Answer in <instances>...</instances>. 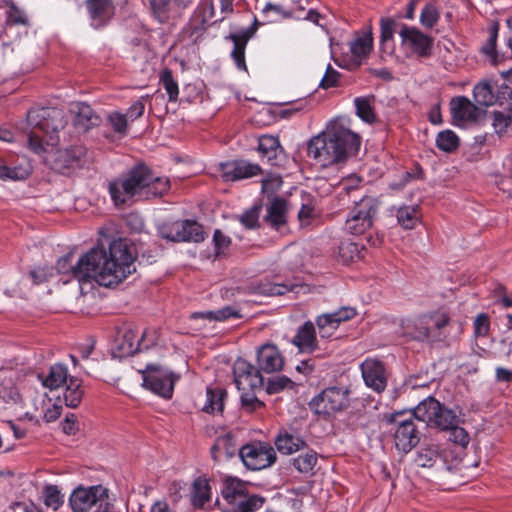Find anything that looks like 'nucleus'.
<instances>
[{
  "label": "nucleus",
  "mask_w": 512,
  "mask_h": 512,
  "mask_svg": "<svg viewBox=\"0 0 512 512\" xmlns=\"http://www.w3.org/2000/svg\"><path fill=\"white\" fill-rule=\"evenodd\" d=\"M459 145V137L450 129L440 131L436 136V146L443 152L452 153L458 149Z\"/></svg>",
  "instance_id": "58836bf2"
},
{
  "label": "nucleus",
  "mask_w": 512,
  "mask_h": 512,
  "mask_svg": "<svg viewBox=\"0 0 512 512\" xmlns=\"http://www.w3.org/2000/svg\"><path fill=\"white\" fill-rule=\"evenodd\" d=\"M419 421L425 422L431 427H448L454 421V412L444 407L433 397H427L421 401L411 414Z\"/></svg>",
  "instance_id": "6e6552de"
},
{
  "label": "nucleus",
  "mask_w": 512,
  "mask_h": 512,
  "mask_svg": "<svg viewBox=\"0 0 512 512\" xmlns=\"http://www.w3.org/2000/svg\"><path fill=\"white\" fill-rule=\"evenodd\" d=\"M72 512H113L109 491L102 485L78 486L69 497Z\"/></svg>",
  "instance_id": "20e7f679"
},
{
  "label": "nucleus",
  "mask_w": 512,
  "mask_h": 512,
  "mask_svg": "<svg viewBox=\"0 0 512 512\" xmlns=\"http://www.w3.org/2000/svg\"><path fill=\"white\" fill-rule=\"evenodd\" d=\"M163 238L174 242H201L204 240L202 226L196 221H175L162 227Z\"/></svg>",
  "instance_id": "f8f14e48"
},
{
  "label": "nucleus",
  "mask_w": 512,
  "mask_h": 512,
  "mask_svg": "<svg viewBox=\"0 0 512 512\" xmlns=\"http://www.w3.org/2000/svg\"><path fill=\"white\" fill-rule=\"evenodd\" d=\"M225 391L221 388L208 387L206 390V400L202 407V410L206 413H216L223 411V399Z\"/></svg>",
  "instance_id": "e433bc0d"
},
{
  "label": "nucleus",
  "mask_w": 512,
  "mask_h": 512,
  "mask_svg": "<svg viewBox=\"0 0 512 512\" xmlns=\"http://www.w3.org/2000/svg\"><path fill=\"white\" fill-rule=\"evenodd\" d=\"M259 213L260 207L254 206L240 216V222L248 229L256 228L258 226Z\"/></svg>",
  "instance_id": "052dcab7"
},
{
  "label": "nucleus",
  "mask_w": 512,
  "mask_h": 512,
  "mask_svg": "<svg viewBox=\"0 0 512 512\" xmlns=\"http://www.w3.org/2000/svg\"><path fill=\"white\" fill-rule=\"evenodd\" d=\"M350 405L349 386H332L324 389L309 402L310 410L327 419Z\"/></svg>",
  "instance_id": "39448f33"
},
{
  "label": "nucleus",
  "mask_w": 512,
  "mask_h": 512,
  "mask_svg": "<svg viewBox=\"0 0 512 512\" xmlns=\"http://www.w3.org/2000/svg\"><path fill=\"white\" fill-rule=\"evenodd\" d=\"M239 456L244 465L250 470H262L270 467L276 461L274 448L266 442L255 441L241 447Z\"/></svg>",
  "instance_id": "1a4fd4ad"
},
{
  "label": "nucleus",
  "mask_w": 512,
  "mask_h": 512,
  "mask_svg": "<svg viewBox=\"0 0 512 512\" xmlns=\"http://www.w3.org/2000/svg\"><path fill=\"white\" fill-rule=\"evenodd\" d=\"M211 500V486L208 479L198 477L194 480L191 489V502L196 508H203Z\"/></svg>",
  "instance_id": "c85d7f7f"
},
{
  "label": "nucleus",
  "mask_w": 512,
  "mask_h": 512,
  "mask_svg": "<svg viewBox=\"0 0 512 512\" xmlns=\"http://www.w3.org/2000/svg\"><path fill=\"white\" fill-rule=\"evenodd\" d=\"M256 390H246L241 391V403L243 408L247 411H256L259 408L263 407L264 404L255 396Z\"/></svg>",
  "instance_id": "4d7b16f0"
},
{
  "label": "nucleus",
  "mask_w": 512,
  "mask_h": 512,
  "mask_svg": "<svg viewBox=\"0 0 512 512\" xmlns=\"http://www.w3.org/2000/svg\"><path fill=\"white\" fill-rule=\"evenodd\" d=\"M257 363L260 370L273 373L282 369L284 358L275 345L264 344L257 351Z\"/></svg>",
  "instance_id": "6ab92c4d"
},
{
  "label": "nucleus",
  "mask_w": 512,
  "mask_h": 512,
  "mask_svg": "<svg viewBox=\"0 0 512 512\" xmlns=\"http://www.w3.org/2000/svg\"><path fill=\"white\" fill-rule=\"evenodd\" d=\"M384 420L394 426V442L399 451L408 453L419 443L420 432L412 415L396 412L386 414Z\"/></svg>",
  "instance_id": "0eeeda50"
},
{
  "label": "nucleus",
  "mask_w": 512,
  "mask_h": 512,
  "mask_svg": "<svg viewBox=\"0 0 512 512\" xmlns=\"http://www.w3.org/2000/svg\"><path fill=\"white\" fill-rule=\"evenodd\" d=\"M0 398L11 404H18L22 402V396L16 386L13 384L2 385L0 387Z\"/></svg>",
  "instance_id": "6e6d98bb"
},
{
  "label": "nucleus",
  "mask_w": 512,
  "mask_h": 512,
  "mask_svg": "<svg viewBox=\"0 0 512 512\" xmlns=\"http://www.w3.org/2000/svg\"><path fill=\"white\" fill-rule=\"evenodd\" d=\"M351 318V309L344 307L333 313H326L319 315L316 319V324L320 336L327 338L333 335L340 323L347 321Z\"/></svg>",
  "instance_id": "aec40b11"
},
{
  "label": "nucleus",
  "mask_w": 512,
  "mask_h": 512,
  "mask_svg": "<svg viewBox=\"0 0 512 512\" xmlns=\"http://www.w3.org/2000/svg\"><path fill=\"white\" fill-rule=\"evenodd\" d=\"M493 122L492 126L498 134L512 131V107L506 111H494L492 113Z\"/></svg>",
  "instance_id": "c03bdc74"
},
{
  "label": "nucleus",
  "mask_w": 512,
  "mask_h": 512,
  "mask_svg": "<svg viewBox=\"0 0 512 512\" xmlns=\"http://www.w3.org/2000/svg\"><path fill=\"white\" fill-rule=\"evenodd\" d=\"M107 120L113 131L120 135H125L128 128L127 116L119 111H113L108 114Z\"/></svg>",
  "instance_id": "603ef678"
},
{
  "label": "nucleus",
  "mask_w": 512,
  "mask_h": 512,
  "mask_svg": "<svg viewBox=\"0 0 512 512\" xmlns=\"http://www.w3.org/2000/svg\"><path fill=\"white\" fill-rule=\"evenodd\" d=\"M352 122L338 117L307 143V156L321 169L342 168L350 159Z\"/></svg>",
  "instance_id": "f03ea898"
},
{
  "label": "nucleus",
  "mask_w": 512,
  "mask_h": 512,
  "mask_svg": "<svg viewBox=\"0 0 512 512\" xmlns=\"http://www.w3.org/2000/svg\"><path fill=\"white\" fill-rule=\"evenodd\" d=\"M397 221L404 229H413L420 219L418 205L402 206L397 210Z\"/></svg>",
  "instance_id": "4c0bfd02"
},
{
  "label": "nucleus",
  "mask_w": 512,
  "mask_h": 512,
  "mask_svg": "<svg viewBox=\"0 0 512 512\" xmlns=\"http://www.w3.org/2000/svg\"><path fill=\"white\" fill-rule=\"evenodd\" d=\"M376 406L373 404L372 399H364V398H357L354 400V409H356V412L358 413V418L363 415H367L370 417Z\"/></svg>",
  "instance_id": "0e129e2a"
},
{
  "label": "nucleus",
  "mask_w": 512,
  "mask_h": 512,
  "mask_svg": "<svg viewBox=\"0 0 512 512\" xmlns=\"http://www.w3.org/2000/svg\"><path fill=\"white\" fill-rule=\"evenodd\" d=\"M87 8L95 26L102 25L113 10L111 0H87Z\"/></svg>",
  "instance_id": "c756f323"
},
{
  "label": "nucleus",
  "mask_w": 512,
  "mask_h": 512,
  "mask_svg": "<svg viewBox=\"0 0 512 512\" xmlns=\"http://www.w3.org/2000/svg\"><path fill=\"white\" fill-rule=\"evenodd\" d=\"M292 343L302 353H313L318 347L314 324L307 321L299 327Z\"/></svg>",
  "instance_id": "b1692460"
},
{
  "label": "nucleus",
  "mask_w": 512,
  "mask_h": 512,
  "mask_svg": "<svg viewBox=\"0 0 512 512\" xmlns=\"http://www.w3.org/2000/svg\"><path fill=\"white\" fill-rule=\"evenodd\" d=\"M169 188V179L156 177L144 165L135 167L124 177L109 183V193L116 206L123 205L134 197L148 199L162 196Z\"/></svg>",
  "instance_id": "7ed1b4c3"
},
{
  "label": "nucleus",
  "mask_w": 512,
  "mask_h": 512,
  "mask_svg": "<svg viewBox=\"0 0 512 512\" xmlns=\"http://www.w3.org/2000/svg\"><path fill=\"white\" fill-rule=\"evenodd\" d=\"M30 175V169L23 166L10 167L4 163H0V180H24Z\"/></svg>",
  "instance_id": "a18cd8bd"
},
{
  "label": "nucleus",
  "mask_w": 512,
  "mask_h": 512,
  "mask_svg": "<svg viewBox=\"0 0 512 512\" xmlns=\"http://www.w3.org/2000/svg\"><path fill=\"white\" fill-rule=\"evenodd\" d=\"M450 111L454 125L464 127L478 121L483 110L466 96H457L450 101Z\"/></svg>",
  "instance_id": "4468645a"
},
{
  "label": "nucleus",
  "mask_w": 512,
  "mask_h": 512,
  "mask_svg": "<svg viewBox=\"0 0 512 512\" xmlns=\"http://www.w3.org/2000/svg\"><path fill=\"white\" fill-rule=\"evenodd\" d=\"M373 50V34L371 26L354 34V68L362 65Z\"/></svg>",
  "instance_id": "4be33fe9"
},
{
  "label": "nucleus",
  "mask_w": 512,
  "mask_h": 512,
  "mask_svg": "<svg viewBox=\"0 0 512 512\" xmlns=\"http://www.w3.org/2000/svg\"><path fill=\"white\" fill-rule=\"evenodd\" d=\"M444 312H435L418 317L414 321V338L421 341H439L445 337L444 329L449 324Z\"/></svg>",
  "instance_id": "9d476101"
},
{
  "label": "nucleus",
  "mask_w": 512,
  "mask_h": 512,
  "mask_svg": "<svg viewBox=\"0 0 512 512\" xmlns=\"http://www.w3.org/2000/svg\"><path fill=\"white\" fill-rule=\"evenodd\" d=\"M233 373L239 391L257 390L263 386L260 370L245 359L239 358L235 361Z\"/></svg>",
  "instance_id": "ddd939ff"
},
{
  "label": "nucleus",
  "mask_w": 512,
  "mask_h": 512,
  "mask_svg": "<svg viewBox=\"0 0 512 512\" xmlns=\"http://www.w3.org/2000/svg\"><path fill=\"white\" fill-rule=\"evenodd\" d=\"M357 116L368 124H373L377 121L375 112V96L369 95L365 97H358L354 99Z\"/></svg>",
  "instance_id": "2f4dec72"
},
{
  "label": "nucleus",
  "mask_w": 512,
  "mask_h": 512,
  "mask_svg": "<svg viewBox=\"0 0 512 512\" xmlns=\"http://www.w3.org/2000/svg\"><path fill=\"white\" fill-rule=\"evenodd\" d=\"M473 327H474V335L476 337L487 336L490 331L489 316L485 313L479 314L473 322Z\"/></svg>",
  "instance_id": "bf43d9fd"
},
{
  "label": "nucleus",
  "mask_w": 512,
  "mask_h": 512,
  "mask_svg": "<svg viewBox=\"0 0 512 512\" xmlns=\"http://www.w3.org/2000/svg\"><path fill=\"white\" fill-rule=\"evenodd\" d=\"M246 492L245 482L234 477L225 478L222 495L229 504L236 505L241 498H244Z\"/></svg>",
  "instance_id": "cd10ccee"
},
{
  "label": "nucleus",
  "mask_w": 512,
  "mask_h": 512,
  "mask_svg": "<svg viewBox=\"0 0 512 512\" xmlns=\"http://www.w3.org/2000/svg\"><path fill=\"white\" fill-rule=\"evenodd\" d=\"M473 97L477 105L492 106L497 102L494 92V85L490 80H483L477 83L473 89Z\"/></svg>",
  "instance_id": "7c9ffc66"
},
{
  "label": "nucleus",
  "mask_w": 512,
  "mask_h": 512,
  "mask_svg": "<svg viewBox=\"0 0 512 512\" xmlns=\"http://www.w3.org/2000/svg\"><path fill=\"white\" fill-rule=\"evenodd\" d=\"M439 20V12L432 4H427L421 11L420 22L426 28H432Z\"/></svg>",
  "instance_id": "5fc2aeb1"
},
{
  "label": "nucleus",
  "mask_w": 512,
  "mask_h": 512,
  "mask_svg": "<svg viewBox=\"0 0 512 512\" xmlns=\"http://www.w3.org/2000/svg\"><path fill=\"white\" fill-rule=\"evenodd\" d=\"M439 429L448 432V440L460 445L461 447H465L469 443V435L466 430L462 427L458 426V417L454 413V421L448 427H440Z\"/></svg>",
  "instance_id": "79ce46f5"
},
{
  "label": "nucleus",
  "mask_w": 512,
  "mask_h": 512,
  "mask_svg": "<svg viewBox=\"0 0 512 512\" xmlns=\"http://www.w3.org/2000/svg\"><path fill=\"white\" fill-rule=\"evenodd\" d=\"M68 370L62 364H55L50 367L49 372L42 378V383L50 390L58 389L63 384H67Z\"/></svg>",
  "instance_id": "72a5a7b5"
},
{
  "label": "nucleus",
  "mask_w": 512,
  "mask_h": 512,
  "mask_svg": "<svg viewBox=\"0 0 512 512\" xmlns=\"http://www.w3.org/2000/svg\"><path fill=\"white\" fill-rule=\"evenodd\" d=\"M338 81L339 73L335 69H333L332 66L329 64L326 68L324 76L320 81L319 87L323 89L335 87L338 85Z\"/></svg>",
  "instance_id": "69168bd1"
},
{
  "label": "nucleus",
  "mask_w": 512,
  "mask_h": 512,
  "mask_svg": "<svg viewBox=\"0 0 512 512\" xmlns=\"http://www.w3.org/2000/svg\"><path fill=\"white\" fill-rule=\"evenodd\" d=\"M213 243H214V250H215V256L219 257L226 254V251L228 250L231 240L228 236L223 234L220 230H215L213 235Z\"/></svg>",
  "instance_id": "13d9d810"
},
{
  "label": "nucleus",
  "mask_w": 512,
  "mask_h": 512,
  "mask_svg": "<svg viewBox=\"0 0 512 512\" xmlns=\"http://www.w3.org/2000/svg\"><path fill=\"white\" fill-rule=\"evenodd\" d=\"M160 82L166 90L169 100L174 102L178 98L179 88L177 82L174 80L172 72L169 69L162 71Z\"/></svg>",
  "instance_id": "8fccbe9b"
},
{
  "label": "nucleus",
  "mask_w": 512,
  "mask_h": 512,
  "mask_svg": "<svg viewBox=\"0 0 512 512\" xmlns=\"http://www.w3.org/2000/svg\"><path fill=\"white\" fill-rule=\"evenodd\" d=\"M377 213L375 199L365 197L354 206V235L362 234L372 227L373 218Z\"/></svg>",
  "instance_id": "a211bd4d"
},
{
  "label": "nucleus",
  "mask_w": 512,
  "mask_h": 512,
  "mask_svg": "<svg viewBox=\"0 0 512 512\" xmlns=\"http://www.w3.org/2000/svg\"><path fill=\"white\" fill-rule=\"evenodd\" d=\"M48 405L44 410V420L46 422H54L56 421L60 415L62 414V403L60 399H57L56 402L51 403V399L48 401Z\"/></svg>",
  "instance_id": "e2e57ef3"
},
{
  "label": "nucleus",
  "mask_w": 512,
  "mask_h": 512,
  "mask_svg": "<svg viewBox=\"0 0 512 512\" xmlns=\"http://www.w3.org/2000/svg\"><path fill=\"white\" fill-rule=\"evenodd\" d=\"M317 463V454L313 451H308L293 459L294 467L301 473L310 472Z\"/></svg>",
  "instance_id": "09e8293b"
},
{
  "label": "nucleus",
  "mask_w": 512,
  "mask_h": 512,
  "mask_svg": "<svg viewBox=\"0 0 512 512\" xmlns=\"http://www.w3.org/2000/svg\"><path fill=\"white\" fill-rule=\"evenodd\" d=\"M134 249L125 240L111 242L109 249L92 248L70 267L80 284L94 280L101 286L117 285L135 271Z\"/></svg>",
  "instance_id": "f257e3e1"
},
{
  "label": "nucleus",
  "mask_w": 512,
  "mask_h": 512,
  "mask_svg": "<svg viewBox=\"0 0 512 512\" xmlns=\"http://www.w3.org/2000/svg\"><path fill=\"white\" fill-rule=\"evenodd\" d=\"M362 378L365 384L376 391L383 392L387 387L388 373L382 361L376 358H367L360 365Z\"/></svg>",
  "instance_id": "2eb2a0df"
},
{
  "label": "nucleus",
  "mask_w": 512,
  "mask_h": 512,
  "mask_svg": "<svg viewBox=\"0 0 512 512\" xmlns=\"http://www.w3.org/2000/svg\"><path fill=\"white\" fill-rule=\"evenodd\" d=\"M265 220L275 228H279L286 222V202L281 198H275L267 207Z\"/></svg>",
  "instance_id": "473e14b6"
},
{
  "label": "nucleus",
  "mask_w": 512,
  "mask_h": 512,
  "mask_svg": "<svg viewBox=\"0 0 512 512\" xmlns=\"http://www.w3.org/2000/svg\"><path fill=\"white\" fill-rule=\"evenodd\" d=\"M7 10L6 22L9 24H26L27 18L23 11L18 9L15 5L9 4Z\"/></svg>",
  "instance_id": "338daca9"
},
{
  "label": "nucleus",
  "mask_w": 512,
  "mask_h": 512,
  "mask_svg": "<svg viewBox=\"0 0 512 512\" xmlns=\"http://www.w3.org/2000/svg\"><path fill=\"white\" fill-rule=\"evenodd\" d=\"M399 35L402 43L419 57L427 58L432 54L433 38L424 34L419 29L404 25Z\"/></svg>",
  "instance_id": "dca6fc26"
},
{
  "label": "nucleus",
  "mask_w": 512,
  "mask_h": 512,
  "mask_svg": "<svg viewBox=\"0 0 512 512\" xmlns=\"http://www.w3.org/2000/svg\"><path fill=\"white\" fill-rule=\"evenodd\" d=\"M27 120L34 130L46 137V144L51 146L57 144L58 133L66 125L63 112L55 108L31 110Z\"/></svg>",
  "instance_id": "423d86ee"
},
{
  "label": "nucleus",
  "mask_w": 512,
  "mask_h": 512,
  "mask_svg": "<svg viewBox=\"0 0 512 512\" xmlns=\"http://www.w3.org/2000/svg\"><path fill=\"white\" fill-rule=\"evenodd\" d=\"M264 499L257 495L249 497L244 496L235 506L238 507L239 512H254L262 507Z\"/></svg>",
  "instance_id": "864d4df0"
},
{
  "label": "nucleus",
  "mask_w": 512,
  "mask_h": 512,
  "mask_svg": "<svg viewBox=\"0 0 512 512\" xmlns=\"http://www.w3.org/2000/svg\"><path fill=\"white\" fill-rule=\"evenodd\" d=\"M140 345L137 333L132 329H124L116 339L115 349L119 357H127L138 352Z\"/></svg>",
  "instance_id": "a878e982"
},
{
  "label": "nucleus",
  "mask_w": 512,
  "mask_h": 512,
  "mask_svg": "<svg viewBox=\"0 0 512 512\" xmlns=\"http://www.w3.org/2000/svg\"><path fill=\"white\" fill-rule=\"evenodd\" d=\"M415 462L418 466L427 468L438 465L444 466V461L442 460L438 451L431 447L421 449L417 453Z\"/></svg>",
  "instance_id": "a19ab883"
},
{
  "label": "nucleus",
  "mask_w": 512,
  "mask_h": 512,
  "mask_svg": "<svg viewBox=\"0 0 512 512\" xmlns=\"http://www.w3.org/2000/svg\"><path fill=\"white\" fill-rule=\"evenodd\" d=\"M297 287L291 282L274 283L269 279H262L251 282L247 286V292L259 296H280L289 291H293Z\"/></svg>",
  "instance_id": "412c9836"
},
{
  "label": "nucleus",
  "mask_w": 512,
  "mask_h": 512,
  "mask_svg": "<svg viewBox=\"0 0 512 512\" xmlns=\"http://www.w3.org/2000/svg\"><path fill=\"white\" fill-rule=\"evenodd\" d=\"M83 395L84 391L81 387V381L77 378H70L63 393L65 405L69 408H77L82 401Z\"/></svg>",
  "instance_id": "c9c22d12"
},
{
  "label": "nucleus",
  "mask_w": 512,
  "mask_h": 512,
  "mask_svg": "<svg viewBox=\"0 0 512 512\" xmlns=\"http://www.w3.org/2000/svg\"><path fill=\"white\" fill-rule=\"evenodd\" d=\"M86 155V149L83 146H72L59 152V159L64 162L66 167L78 165Z\"/></svg>",
  "instance_id": "49530a36"
},
{
  "label": "nucleus",
  "mask_w": 512,
  "mask_h": 512,
  "mask_svg": "<svg viewBox=\"0 0 512 512\" xmlns=\"http://www.w3.org/2000/svg\"><path fill=\"white\" fill-rule=\"evenodd\" d=\"M141 374L145 388L164 398L172 396L176 377L171 371L149 364L145 370L141 371Z\"/></svg>",
  "instance_id": "9b49d317"
},
{
  "label": "nucleus",
  "mask_w": 512,
  "mask_h": 512,
  "mask_svg": "<svg viewBox=\"0 0 512 512\" xmlns=\"http://www.w3.org/2000/svg\"><path fill=\"white\" fill-rule=\"evenodd\" d=\"M44 504L52 511H56L63 504V497L55 485H48L43 491Z\"/></svg>",
  "instance_id": "de8ad7c7"
},
{
  "label": "nucleus",
  "mask_w": 512,
  "mask_h": 512,
  "mask_svg": "<svg viewBox=\"0 0 512 512\" xmlns=\"http://www.w3.org/2000/svg\"><path fill=\"white\" fill-rule=\"evenodd\" d=\"M52 275V269L47 267H37L29 273L33 284H40L48 280Z\"/></svg>",
  "instance_id": "774afa93"
},
{
  "label": "nucleus",
  "mask_w": 512,
  "mask_h": 512,
  "mask_svg": "<svg viewBox=\"0 0 512 512\" xmlns=\"http://www.w3.org/2000/svg\"><path fill=\"white\" fill-rule=\"evenodd\" d=\"M43 142L46 143V137H44L40 132L38 133L37 130H34L32 128V130L30 131V133L28 135L29 148L33 152L40 154L45 151Z\"/></svg>",
  "instance_id": "680f3d73"
},
{
  "label": "nucleus",
  "mask_w": 512,
  "mask_h": 512,
  "mask_svg": "<svg viewBox=\"0 0 512 512\" xmlns=\"http://www.w3.org/2000/svg\"><path fill=\"white\" fill-rule=\"evenodd\" d=\"M153 15L160 23L178 15L185 7L184 0H150Z\"/></svg>",
  "instance_id": "393cba45"
},
{
  "label": "nucleus",
  "mask_w": 512,
  "mask_h": 512,
  "mask_svg": "<svg viewBox=\"0 0 512 512\" xmlns=\"http://www.w3.org/2000/svg\"><path fill=\"white\" fill-rule=\"evenodd\" d=\"M241 315L238 310H235L234 308L227 306L217 311H206V312H195L191 315V318L198 319V318H204L209 321L216 320V321H224L229 318H240Z\"/></svg>",
  "instance_id": "ea45409f"
},
{
  "label": "nucleus",
  "mask_w": 512,
  "mask_h": 512,
  "mask_svg": "<svg viewBox=\"0 0 512 512\" xmlns=\"http://www.w3.org/2000/svg\"><path fill=\"white\" fill-rule=\"evenodd\" d=\"M219 168L221 177L224 181L227 182L251 178L261 173V168L259 165L247 162L245 160L221 163Z\"/></svg>",
  "instance_id": "f3484780"
},
{
  "label": "nucleus",
  "mask_w": 512,
  "mask_h": 512,
  "mask_svg": "<svg viewBox=\"0 0 512 512\" xmlns=\"http://www.w3.org/2000/svg\"><path fill=\"white\" fill-rule=\"evenodd\" d=\"M280 143L278 138L270 135L260 137L258 150L269 161L276 158L278 151L280 150Z\"/></svg>",
  "instance_id": "37998d69"
},
{
  "label": "nucleus",
  "mask_w": 512,
  "mask_h": 512,
  "mask_svg": "<svg viewBox=\"0 0 512 512\" xmlns=\"http://www.w3.org/2000/svg\"><path fill=\"white\" fill-rule=\"evenodd\" d=\"M71 111L74 113L73 121L75 127L82 132H86L100 124V117L86 103H76Z\"/></svg>",
  "instance_id": "5701e85b"
},
{
  "label": "nucleus",
  "mask_w": 512,
  "mask_h": 512,
  "mask_svg": "<svg viewBox=\"0 0 512 512\" xmlns=\"http://www.w3.org/2000/svg\"><path fill=\"white\" fill-rule=\"evenodd\" d=\"M254 31V29L249 28L229 36L234 43V49L231 56L234 59L237 68L240 70H247L245 63V48L248 40L254 34Z\"/></svg>",
  "instance_id": "bb28decb"
},
{
  "label": "nucleus",
  "mask_w": 512,
  "mask_h": 512,
  "mask_svg": "<svg viewBox=\"0 0 512 512\" xmlns=\"http://www.w3.org/2000/svg\"><path fill=\"white\" fill-rule=\"evenodd\" d=\"M293 388L294 382L290 378L284 375H278L268 380L266 390L269 394H276L283 390Z\"/></svg>",
  "instance_id": "3c124183"
},
{
  "label": "nucleus",
  "mask_w": 512,
  "mask_h": 512,
  "mask_svg": "<svg viewBox=\"0 0 512 512\" xmlns=\"http://www.w3.org/2000/svg\"><path fill=\"white\" fill-rule=\"evenodd\" d=\"M275 445L280 453L290 455L302 449L305 442L299 436L281 433L276 438Z\"/></svg>",
  "instance_id": "f704fd0d"
}]
</instances>
